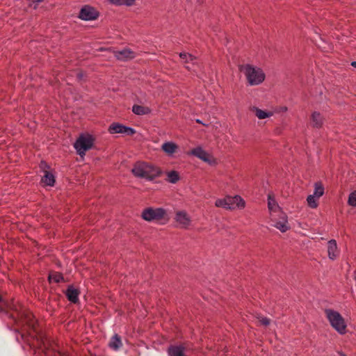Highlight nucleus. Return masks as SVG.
<instances>
[{"label": "nucleus", "instance_id": "1", "mask_svg": "<svg viewBox=\"0 0 356 356\" xmlns=\"http://www.w3.org/2000/svg\"><path fill=\"white\" fill-rule=\"evenodd\" d=\"M240 71L244 74L249 86H259L266 79V73L264 70L252 64H244L239 67Z\"/></svg>", "mask_w": 356, "mask_h": 356}, {"label": "nucleus", "instance_id": "6", "mask_svg": "<svg viewBox=\"0 0 356 356\" xmlns=\"http://www.w3.org/2000/svg\"><path fill=\"white\" fill-rule=\"evenodd\" d=\"M95 138L89 134H82L76 139L74 147L76 152L81 157L84 156L86 152L90 149L94 144Z\"/></svg>", "mask_w": 356, "mask_h": 356}, {"label": "nucleus", "instance_id": "31", "mask_svg": "<svg viewBox=\"0 0 356 356\" xmlns=\"http://www.w3.org/2000/svg\"><path fill=\"white\" fill-rule=\"evenodd\" d=\"M281 111H284V112L286 111H287V107H286V106L282 107V108H281Z\"/></svg>", "mask_w": 356, "mask_h": 356}, {"label": "nucleus", "instance_id": "12", "mask_svg": "<svg viewBox=\"0 0 356 356\" xmlns=\"http://www.w3.org/2000/svg\"><path fill=\"white\" fill-rule=\"evenodd\" d=\"M108 132L111 134H123L132 136L136 133V131L131 127H126L120 123H112L108 127Z\"/></svg>", "mask_w": 356, "mask_h": 356}, {"label": "nucleus", "instance_id": "5", "mask_svg": "<svg viewBox=\"0 0 356 356\" xmlns=\"http://www.w3.org/2000/svg\"><path fill=\"white\" fill-rule=\"evenodd\" d=\"M215 206L227 210L243 209L245 207V202L240 195H227L224 198L217 199Z\"/></svg>", "mask_w": 356, "mask_h": 356}, {"label": "nucleus", "instance_id": "20", "mask_svg": "<svg viewBox=\"0 0 356 356\" xmlns=\"http://www.w3.org/2000/svg\"><path fill=\"white\" fill-rule=\"evenodd\" d=\"M165 180L170 184H176L180 180L179 172L176 170L168 171Z\"/></svg>", "mask_w": 356, "mask_h": 356}, {"label": "nucleus", "instance_id": "27", "mask_svg": "<svg viewBox=\"0 0 356 356\" xmlns=\"http://www.w3.org/2000/svg\"><path fill=\"white\" fill-rule=\"evenodd\" d=\"M49 280L50 282L58 283L63 280V277L60 273L53 272L49 274Z\"/></svg>", "mask_w": 356, "mask_h": 356}, {"label": "nucleus", "instance_id": "14", "mask_svg": "<svg viewBox=\"0 0 356 356\" xmlns=\"http://www.w3.org/2000/svg\"><path fill=\"white\" fill-rule=\"evenodd\" d=\"M114 54L117 59L122 61L133 59L136 56L135 52L129 49H123L120 51H116L114 52Z\"/></svg>", "mask_w": 356, "mask_h": 356}, {"label": "nucleus", "instance_id": "8", "mask_svg": "<svg viewBox=\"0 0 356 356\" xmlns=\"http://www.w3.org/2000/svg\"><path fill=\"white\" fill-rule=\"evenodd\" d=\"M270 220L273 222L272 225L282 233H284L290 229L288 216L284 212L277 215L275 217V219Z\"/></svg>", "mask_w": 356, "mask_h": 356}, {"label": "nucleus", "instance_id": "26", "mask_svg": "<svg viewBox=\"0 0 356 356\" xmlns=\"http://www.w3.org/2000/svg\"><path fill=\"white\" fill-rule=\"evenodd\" d=\"M324 194V187L321 183L317 182L314 184V191L313 195L318 197H321Z\"/></svg>", "mask_w": 356, "mask_h": 356}, {"label": "nucleus", "instance_id": "32", "mask_svg": "<svg viewBox=\"0 0 356 356\" xmlns=\"http://www.w3.org/2000/svg\"><path fill=\"white\" fill-rule=\"evenodd\" d=\"M351 65L353 66L354 67H356V61L352 62Z\"/></svg>", "mask_w": 356, "mask_h": 356}, {"label": "nucleus", "instance_id": "28", "mask_svg": "<svg viewBox=\"0 0 356 356\" xmlns=\"http://www.w3.org/2000/svg\"><path fill=\"white\" fill-rule=\"evenodd\" d=\"M179 57L184 60V63H194V61L196 60L195 57L193 56L191 54H187V53H180Z\"/></svg>", "mask_w": 356, "mask_h": 356}, {"label": "nucleus", "instance_id": "33", "mask_svg": "<svg viewBox=\"0 0 356 356\" xmlns=\"http://www.w3.org/2000/svg\"><path fill=\"white\" fill-rule=\"evenodd\" d=\"M339 356H346L344 353H339Z\"/></svg>", "mask_w": 356, "mask_h": 356}, {"label": "nucleus", "instance_id": "25", "mask_svg": "<svg viewBox=\"0 0 356 356\" xmlns=\"http://www.w3.org/2000/svg\"><path fill=\"white\" fill-rule=\"evenodd\" d=\"M111 3L115 6H133L136 0H108Z\"/></svg>", "mask_w": 356, "mask_h": 356}, {"label": "nucleus", "instance_id": "10", "mask_svg": "<svg viewBox=\"0 0 356 356\" xmlns=\"http://www.w3.org/2000/svg\"><path fill=\"white\" fill-rule=\"evenodd\" d=\"M189 154L193 155L210 165L216 163V159L209 153L203 149L201 147H197L195 148H193L189 152Z\"/></svg>", "mask_w": 356, "mask_h": 356}, {"label": "nucleus", "instance_id": "3", "mask_svg": "<svg viewBox=\"0 0 356 356\" xmlns=\"http://www.w3.org/2000/svg\"><path fill=\"white\" fill-rule=\"evenodd\" d=\"M140 216L147 222H156L160 225H165L170 220L167 210L162 207H147L142 211Z\"/></svg>", "mask_w": 356, "mask_h": 356}, {"label": "nucleus", "instance_id": "24", "mask_svg": "<svg viewBox=\"0 0 356 356\" xmlns=\"http://www.w3.org/2000/svg\"><path fill=\"white\" fill-rule=\"evenodd\" d=\"M318 199L319 197L315 196L314 195H309L307 197V202L308 206L312 209H316L318 206Z\"/></svg>", "mask_w": 356, "mask_h": 356}, {"label": "nucleus", "instance_id": "13", "mask_svg": "<svg viewBox=\"0 0 356 356\" xmlns=\"http://www.w3.org/2000/svg\"><path fill=\"white\" fill-rule=\"evenodd\" d=\"M327 256L330 260H335L339 256V250L337 246L336 240L331 239L327 242Z\"/></svg>", "mask_w": 356, "mask_h": 356}, {"label": "nucleus", "instance_id": "15", "mask_svg": "<svg viewBox=\"0 0 356 356\" xmlns=\"http://www.w3.org/2000/svg\"><path fill=\"white\" fill-rule=\"evenodd\" d=\"M161 148L168 156H172L179 149V146L172 141H167L162 144Z\"/></svg>", "mask_w": 356, "mask_h": 356}, {"label": "nucleus", "instance_id": "16", "mask_svg": "<svg viewBox=\"0 0 356 356\" xmlns=\"http://www.w3.org/2000/svg\"><path fill=\"white\" fill-rule=\"evenodd\" d=\"M251 111L254 112V115L259 120L269 118L274 115V112L271 111L262 110L256 106L251 108Z\"/></svg>", "mask_w": 356, "mask_h": 356}, {"label": "nucleus", "instance_id": "2", "mask_svg": "<svg viewBox=\"0 0 356 356\" xmlns=\"http://www.w3.org/2000/svg\"><path fill=\"white\" fill-rule=\"evenodd\" d=\"M133 175L140 179L152 181L160 176L161 171L159 168L144 161L136 162L132 169Z\"/></svg>", "mask_w": 356, "mask_h": 356}, {"label": "nucleus", "instance_id": "22", "mask_svg": "<svg viewBox=\"0 0 356 356\" xmlns=\"http://www.w3.org/2000/svg\"><path fill=\"white\" fill-rule=\"evenodd\" d=\"M108 346L115 350H118L122 346L121 339L118 334H115L111 337Z\"/></svg>", "mask_w": 356, "mask_h": 356}, {"label": "nucleus", "instance_id": "34", "mask_svg": "<svg viewBox=\"0 0 356 356\" xmlns=\"http://www.w3.org/2000/svg\"><path fill=\"white\" fill-rule=\"evenodd\" d=\"M196 121H197V122H198V123H201V122H200V120H197Z\"/></svg>", "mask_w": 356, "mask_h": 356}, {"label": "nucleus", "instance_id": "11", "mask_svg": "<svg viewBox=\"0 0 356 356\" xmlns=\"http://www.w3.org/2000/svg\"><path fill=\"white\" fill-rule=\"evenodd\" d=\"M268 209L269 211L270 219H275V217L277 215L284 212L272 194H268Z\"/></svg>", "mask_w": 356, "mask_h": 356}, {"label": "nucleus", "instance_id": "18", "mask_svg": "<svg viewBox=\"0 0 356 356\" xmlns=\"http://www.w3.org/2000/svg\"><path fill=\"white\" fill-rule=\"evenodd\" d=\"M184 352L185 348L183 346H171L168 350L169 356H186Z\"/></svg>", "mask_w": 356, "mask_h": 356}, {"label": "nucleus", "instance_id": "17", "mask_svg": "<svg viewBox=\"0 0 356 356\" xmlns=\"http://www.w3.org/2000/svg\"><path fill=\"white\" fill-rule=\"evenodd\" d=\"M323 117L322 115L317 112L314 111L311 115V124L313 127L319 129L322 127L323 124Z\"/></svg>", "mask_w": 356, "mask_h": 356}, {"label": "nucleus", "instance_id": "4", "mask_svg": "<svg viewBox=\"0 0 356 356\" xmlns=\"http://www.w3.org/2000/svg\"><path fill=\"white\" fill-rule=\"evenodd\" d=\"M325 315L331 327L339 334H344L347 331V324L341 314L332 309H325Z\"/></svg>", "mask_w": 356, "mask_h": 356}, {"label": "nucleus", "instance_id": "30", "mask_svg": "<svg viewBox=\"0 0 356 356\" xmlns=\"http://www.w3.org/2000/svg\"><path fill=\"white\" fill-rule=\"evenodd\" d=\"M259 321L264 325H268L270 323V320L266 317H259Z\"/></svg>", "mask_w": 356, "mask_h": 356}, {"label": "nucleus", "instance_id": "9", "mask_svg": "<svg viewBox=\"0 0 356 356\" xmlns=\"http://www.w3.org/2000/svg\"><path fill=\"white\" fill-rule=\"evenodd\" d=\"M175 220L182 229H188L192 222L191 216L185 210L177 211L175 214Z\"/></svg>", "mask_w": 356, "mask_h": 356}, {"label": "nucleus", "instance_id": "7", "mask_svg": "<svg viewBox=\"0 0 356 356\" xmlns=\"http://www.w3.org/2000/svg\"><path fill=\"white\" fill-rule=\"evenodd\" d=\"M99 16L98 10L88 5L83 6L79 13L78 17L83 21H92Z\"/></svg>", "mask_w": 356, "mask_h": 356}, {"label": "nucleus", "instance_id": "19", "mask_svg": "<svg viewBox=\"0 0 356 356\" xmlns=\"http://www.w3.org/2000/svg\"><path fill=\"white\" fill-rule=\"evenodd\" d=\"M66 296L68 300L73 303H76L79 301V291L73 286H70L67 289Z\"/></svg>", "mask_w": 356, "mask_h": 356}, {"label": "nucleus", "instance_id": "21", "mask_svg": "<svg viewBox=\"0 0 356 356\" xmlns=\"http://www.w3.org/2000/svg\"><path fill=\"white\" fill-rule=\"evenodd\" d=\"M132 111L136 115H143L149 114L151 113V109L147 106L136 104L133 106Z\"/></svg>", "mask_w": 356, "mask_h": 356}, {"label": "nucleus", "instance_id": "29", "mask_svg": "<svg viewBox=\"0 0 356 356\" xmlns=\"http://www.w3.org/2000/svg\"><path fill=\"white\" fill-rule=\"evenodd\" d=\"M348 204L351 207H356V191L352 192L349 195Z\"/></svg>", "mask_w": 356, "mask_h": 356}, {"label": "nucleus", "instance_id": "23", "mask_svg": "<svg viewBox=\"0 0 356 356\" xmlns=\"http://www.w3.org/2000/svg\"><path fill=\"white\" fill-rule=\"evenodd\" d=\"M42 182L47 186H53L55 183V177L53 174L46 171L42 179Z\"/></svg>", "mask_w": 356, "mask_h": 356}]
</instances>
